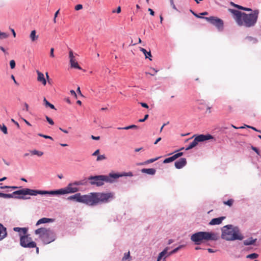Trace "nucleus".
I'll use <instances>...</instances> for the list:
<instances>
[{
  "label": "nucleus",
  "mask_w": 261,
  "mask_h": 261,
  "mask_svg": "<svg viewBox=\"0 0 261 261\" xmlns=\"http://www.w3.org/2000/svg\"><path fill=\"white\" fill-rule=\"evenodd\" d=\"M13 230L15 232H18L20 242L21 241V236H25L28 232V227H15L13 228Z\"/></svg>",
  "instance_id": "f3484780"
},
{
  "label": "nucleus",
  "mask_w": 261,
  "mask_h": 261,
  "mask_svg": "<svg viewBox=\"0 0 261 261\" xmlns=\"http://www.w3.org/2000/svg\"><path fill=\"white\" fill-rule=\"evenodd\" d=\"M148 117H149V115L148 114H146V115H145L144 118H143L142 119H139L138 121L139 122H145L148 118Z\"/></svg>",
  "instance_id": "09e8293b"
},
{
  "label": "nucleus",
  "mask_w": 261,
  "mask_h": 261,
  "mask_svg": "<svg viewBox=\"0 0 261 261\" xmlns=\"http://www.w3.org/2000/svg\"><path fill=\"white\" fill-rule=\"evenodd\" d=\"M106 159V156H105V154L98 155L97 156L96 161H102L103 160H105Z\"/></svg>",
  "instance_id": "49530a36"
},
{
  "label": "nucleus",
  "mask_w": 261,
  "mask_h": 261,
  "mask_svg": "<svg viewBox=\"0 0 261 261\" xmlns=\"http://www.w3.org/2000/svg\"><path fill=\"white\" fill-rule=\"evenodd\" d=\"M138 128V126L135 124H132V125H128V126H127L125 127H123V128H124L125 130H127V129H136Z\"/></svg>",
  "instance_id": "58836bf2"
},
{
  "label": "nucleus",
  "mask_w": 261,
  "mask_h": 261,
  "mask_svg": "<svg viewBox=\"0 0 261 261\" xmlns=\"http://www.w3.org/2000/svg\"><path fill=\"white\" fill-rule=\"evenodd\" d=\"M220 239L218 233L214 231H200L192 233L190 239L195 245L207 243L210 241H217Z\"/></svg>",
  "instance_id": "7ed1b4c3"
},
{
  "label": "nucleus",
  "mask_w": 261,
  "mask_h": 261,
  "mask_svg": "<svg viewBox=\"0 0 261 261\" xmlns=\"http://www.w3.org/2000/svg\"><path fill=\"white\" fill-rule=\"evenodd\" d=\"M28 233L23 236H21V241L20 245L23 248H34L36 247L35 242L32 241L31 237Z\"/></svg>",
  "instance_id": "6e6552de"
},
{
  "label": "nucleus",
  "mask_w": 261,
  "mask_h": 261,
  "mask_svg": "<svg viewBox=\"0 0 261 261\" xmlns=\"http://www.w3.org/2000/svg\"><path fill=\"white\" fill-rule=\"evenodd\" d=\"M230 5L234 7V8H237L238 10H243L247 12L252 11V9L250 8L245 7L243 6H242L241 5L236 4L234 3L233 2H230Z\"/></svg>",
  "instance_id": "5701e85b"
},
{
  "label": "nucleus",
  "mask_w": 261,
  "mask_h": 261,
  "mask_svg": "<svg viewBox=\"0 0 261 261\" xmlns=\"http://www.w3.org/2000/svg\"><path fill=\"white\" fill-rule=\"evenodd\" d=\"M11 196V198H15L16 199V195H17V190L15 191H14L12 193L10 194Z\"/></svg>",
  "instance_id": "6e6d98bb"
},
{
  "label": "nucleus",
  "mask_w": 261,
  "mask_h": 261,
  "mask_svg": "<svg viewBox=\"0 0 261 261\" xmlns=\"http://www.w3.org/2000/svg\"><path fill=\"white\" fill-rule=\"evenodd\" d=\"M139 103L141 105V106L143 108H146V109H148V108H149L148 105L146 103H145V102H141Z\"/></svg>",
  "instance_id": "603ef678"
},
{
  "label": "nucleus",
  "mask_w": 261,
  "mask_h": 261,
  "mask_svg": "<svg viewBox=\"0 0 261 261\" xmlns=\"http://www.w3.org/2000/svg\"><path fill=\"white\" fill-rule=\"evenodd\" d=\"M257 241V239H253L252 237H250L248 239L245 240L243 241V244L245 246L254 245L257 246L255 243Z\"/></svg>",
  "instance_id": "4be33fe9"
},
{
  "label": "nucleus",
  "mask_w": 261,
  "mask_h": 261,
  "mask_svg": "<svg viewBox=\"0 0 261 261\" xmlns=\"http://www.w3.org/2000/svg\"><path fill=\"white\" fill-rule=\"evenodd\" d=\"M70 92L71 95H73L75 97H77L76 93V92H75V91L74 90H71L70 91Z\"/></svg>",
  "instance_id": "e2e57ef3"
},
{
  "label": "nucleus",
  "mask_w": 261,
  "mask_h": 261,
  "mask_svg": "<svg viewBox=\"0 0 261 261\" xmlns=\"http://www.w3.org/2000/svg\"><path fill=\"white\" fill-rule=\"evenodd\" d=\"M207 251L209 253H214V252H216L217 251V250H214L213 249H212V248H207Z\"/></svg>",
  "instance_id": "774afa93"
},
{
  "label": "nucleus",
  "mask_w": 261,
  "mask_h": 261,
  "mask_svg": "<svg viewBox=\"0 0 261 261\" xmlns=\"http://www.w3.org/2000/svg\"><path fill=\"white\" fill-rule=\"evenodd\" d=\"M251 129H253V130L261 133V130L257 129L256 127L254 126H252L251 127Z\"/></svg>",
  "instance_id": "338daca9"
},
{
  "label": "nucleus",
  "mask_w": 261,
  "mask_h": 261,
  "mask_svg": "<svg viewBox=\"0 0 261 261\" xmlns=\"http://www.w3.org/2000/svg\"><path fill=\"white\" fill-rule=\"evenodd\" d=\"M16 63L14 60H12L10 61V66L11 69H13L15 67Z\"/></svg>",
  "instance_id": "de8ad7c7"
},
{
  "label": "nucleus",
  "mask_w": 261,
  "mask_h": 261,
  "mask_svg": "<svg viewBox=\"0 0 261 261\" xmlns=\"http://www.w3.org/2000/svg\"><path fill=\"white\" fill-rule=\"evenodd\" d=\"M9 35L5 32H2L0 31V39L7 38Z\"/></svg>",
  "instance_id": "79ce46f5"
},
{
  "label": "nucleus",
  "mask_w": 261,
  "mask_h": 261,
  "mask_svg": "<svg viewBox=\"0 0 261 261\" xmlns=\"http://www.w3.org/2000/svg\"><path fill=\"white\" fill-rule=\"evenodd\" d=\"M120 174H121V177H123V176L132 177L134 175L133 172L131 171H129L128 172H120Z\"/></svg>",
  "instance_id": "c9c22d12"
},
{
  "label": "nucleus",
  "mask_w": 261,
  "mask_h": 261,
  "mask_svg": "<svg viewBox=\"0 0 261 261\" xmlns=\"http://www.w3.org/2000/svg\"><path fill=\"white\" fill-rule=\"evenodd\" d=\"M160 158H161V156H158V157H156L155 158H152V159L147 160L146 161H145V164H146V165L148 164L153 163L154 162L159 160Z\"/></svg>",
  "instance_id": "72a5a7b5"
},
{
  "label": "nucleus",
  "mask_w": 261,
  "mask_h": 261,
  "mask_svg": "<svg viewBox=\"0 0 261 261\" xmlns=\"http://www.w3.org/2000/svg\"><path fill=\"white\" fill-rule=\"evenodd\" d=\"M47 231V229L45 227H41L38 228L35 231V234H39V238L42 240V239L44 237L45 234Z\"/></svg>",
  "instance_id": "412c9836"
},
{
  "label": "nucleus",
  "mask_w": 261,
  "mask_h": 261,
  "mask_svg": "<svg viewBox=\"0 0 261 261\" xmlns=\"http://www.w3.org/2000/svg\"><path fill=\"white\" fill-rule=\"evenodd\" d=\"M259 255L256 253H252L249 254H248L246 256L247 258H249L250 259H256L258 257Z\"/></svg>",
  "instance_id": "c756f323"
},
{
  "label": "nucleus",
  "mask_w": 261,
  "mask_h": 261,
  "mask_svg": "<svg viewBox=\"0 0 261 261\" xmlns=\"http://www.w3.org/2000/svg\"><path fill=\"white\" fill-rule=\"evenodd\" d=\"M0 129L4 134H8L7 127L5 124H3L2 125H0Z\"/></svg>",
  "instance_id": "e433bc0d"
},
{
  "label": "nucleus",
  "mask_w": 261,
  "mask_h": 261,
  "mask_svg": "<svg viewBox=\"0 0 261 261\" xmlns=\"http://www.w3.org/2000/svg\"><path fill=\"white\" fill-rule=\"evenodd\" d=\"M141 172L143 173H146L148 175H153L156 173V170L154 168H143L141 170Z\"/></svg>",
  "instance_id": "b1692460"
},
{
  "label": "nucleus",
  "mask_w": 261,
  "mask_h": 261,
  "mask_svg": "<svg viewBox=\"0 0 261 261\" xmlns=\"http://www.w3.org/2000/svg\"><path fill=\"white\" fill-rule=\"evenodd\" d=\"M26 196L30 195L35 196L37 195L41 196H59L57 189L51 190H44L40 189H33L25 188Z\"/></svg>",
  "instance_id": "0eeeda50"
},
{
  "label": "nucleus",
  "mask_w": 261,
  "mask_h": 261,
  "mask_svg": "<svg viewBox=\"0 0 261 261\" xmlns=\"http://www.w3.org/2000/svg\"><path fill=\"white\" fill-rule=\"evenodd\" d=\"M11 195L10 194L4 193L2 194V197L6 199L11 198Z\"/></svg>",
  "instance_id": "8fccbe9b"
},
{
  "label": "nucleus",
  "mask_w": 261,
  "mask_h": 261,
  "mask_svg": "<svg viewBox=\"0 0 261 261\" xmlns=\"http://www.w3.org/2000/svg\"><path fill=\"white\" fill-rule=\"evenodd\" d=\"M119 177H121L120 172H111L108 175H104L105 182L113 184Z\"/></svg>",
  "instance_id": "f8f14e48"
},
{
  "label": "nucleus",
  "mask_w": 261,
  "mask_h": 261,
  "mask_svg": "<svg viewBox=\"0 0 261 261\" xmlns=\"http://www.w3.org/2000/svg\"><path fill=\"white\" fill-rule=\"evenodd\" d=\"M229 11L232 14L239 26L246 28H251L255 25L259 12L258 9L252 10V13L249 14L233 9H229Z\"/></svg>",
  "instance_id": "f03ea898"
},
{
  "label": "nucleus",
  "mask_w": 261,
  "mask_h": 261,
  "mask_svg": "<svg viewBox=\"0 0 261 261\" xmlns=\"http://www.w3.org/2000/svg\"><path fill=\"white\" fill-rule=\"evenodd\" d=\"M166 249H165L164 251H162L161 252L159 253L156 261H161V260L163 258L164 256V254L166 253Z\"/></svg>",
  "instance_id": "f704fd0d"
},
{
  "label": "nucleus",
  "mask_w": 261,
  "mask_h": 261,
  "mask_svg": "<svg viewBox=\"0 0 261 261\" xmlns=\"http://www.w3.org/2000/svg\"><path fill=\"white\" fill-rule=\"evenodd\" d=\"M16 199L28 200L30 199L31 197L26 196L25 188L17 190Z\"/></svg>",
  "instance_id": "4468645a"
},
{
  "label": "nucleus",
  "mask_w": 261,
  "mask_h": 261,
  "mask_svg": "<svg viewBox=\"0 0 261 261\" xmlns=\"http://www.w3.org/2000/svg\"><path fill=\"white\" fill-rule=\"evenodd\" d=\"M221 232V239L227 241H241L244 238L239 227L232 224H227L222 227Z\"/></svg>",
  "instance_id": "20e7f679"
},
{
  "label": "nucleus",
  "mask_w": 261,
  "mask_h": 261,
  "mask_svg": "<svg viewBox=\"0 0 261 261\" xmlns=\"http://www.w3.org/2000/svg\"><path fill=\"white\" fill-rule=\"evenodd\" d=\"M148 11L149 12L150 14L151 15H152V16H154V11L152 9L148 8Z\"/></svg>",
  "instance_id": "680f3d73"
},
{
  "label": "nucleus",
  "mask_w": 261,
  "mask_h": 261,
  "mask_svg": "<svg viewBox=\"0 0 261 261\" xmlns=\"http://www.w3.org/2000/svg\"><path fill=\"white\" fill-rule=\"evenodd\" d=\"M245 39L248 40L249 42H252L253 44L256 43L258 42V40L254 37L251 36H247Z\"/></svg>",
  "instance_id": "2f4dec72"
},
{
  "label": "nucleus",
  "mask_w": 261,
  "mask_h": 261,
  "mask_svg": "<svg viewBox=\"0 0 261 261\" xmlns=\"http://www.w3.org/2000/svg\"><path fill=\"white\" fill-rule=\"evenodd\" d=\"M56 239V234L53 230L47 229V231L42 239V241L44 244H48L54 242Z\"/></svg>",
  "instance_id": "9b49d317"
},
{
  "label": "nucleus",
  "mask_w": 261,
  "mask_h": 261,
  "mask_svg": "<svg viewBox=\"0 0 261 261\" xmlns=\"http://www.w3.org/2000/svg\"><path fill=\"white\" fill-rule=\"evenodd\" d=\"M68 197V201L79 202L90 206H94L102 203H107L115 198L113 192H91L82 195L80 193Z\"/></svg>",
  "instance_id": "f257e3e1"
},
{
  "label": "nucleus",
  "mask_w": 261,
  "mask_h": 261,
  "mask_svg": "<svg viewBox=\"0 0 261 261\" xmlns=\"http://www.w3.org/2000/svg\"><path fill=\"white\" fill-rule=\"evenodd\" d=\"M183 154L184 153L182 152H177L170 157L165 159V160L163 161V163L168 164L171 163L175 161V160H176L177 159H178V158L182 156Z\"/></svg>",
  "instance_id": "2eb2a0df"
},
{
  "label": "nucleus",
  "mask_w": 261,
  "mask_h": 261,
  "mask_svg": "<svg viewBox=\"0 0 261 261\" xmlns=\"http://www.w3.org/2000/svg\"><path fill=\"white\" fill-rule=\"evenodd\" d=\"M45 119H46V121H47V122L49 124L52 125L54 124V122L53 120L51 118L48 117V116H47V115L45 116Z\"/></svg>",
  "instance_id": "c03bdc74"
},
{
  "label": "nucleus",
  "mask_w": 261,
  "mask_h": 261,
  "mask_svg": "<svg viewBox=\"0 0 261 261\" xmlns=\"http://www.w3.org/2000/svg\"><path fill=\"white\" fill-rule=\"evenodd\" d=\"M91 138L92 139L94 140H99L100 139L99 136H95L93 135H91Z\"/></svg>",
  "instance_id": "bf43d9fd"
},
{
  "label": "nucleus",
  "mask_w": 261,
  "mask_h": 261,
  "mask_svg": "<svg viewBox=\"0 0 261 261\" xmlns=\"http://www.w3.org/2000/svg\"><path fill=\"white\" fill-rule=\"evenodd\" d=\"M38 135L40 137H43L45 139H49L50 140H53V138L50 136H48V135H44L43 134H41V133H39L38 134Z\"/></svg>",
  "instance_id": "a19ab883"
},
{
  "label": "nucleus",
  "mask_w": 261,
  "mask_h": 261,
  "mask_svg": "<svg viewBox=\"0 0 261 261\" xmlns=\"http://www.w3.org/2000/svg\"><path fill=\"white\" fill-rule=\"evenodd\" d=\"M43 104L46 108H49L51 109L56 110L54 105L50 103L45 97L43 98Z\"/></svg>",
  "instance_id": "bb28decb"
},
{
  "label": "nucleus",
  "mask_w": 261,
  "mask_h": 261,
  "mask_svg": "<svg viewBox=\"0 0 261 261\" xmlns=\"http://www.w3.org/2000/svg\"><path fill=\"white\" fill-rule=\"evenodd\" d=\"M204 19L215 26L219 31H222L224 29V22L223 20L218 17L215 16L205 17Z\"/></svg>",
  "instance_id": "1a4fd4ad"
},
{
  "label": "nucleus",
  "mask_w": 261,
  "mask_h": 261,
  "mask_svg": "<svg viewBox=\"0 0 261 261\" xmlns=\"http://www.w3.org/2000/svg\"><path fill=\"white\" fill-rule=\"evenodd\" d=\"M76 11H79L83 9V5L82 4H77L74 8Z\"/></svg>",
  "instance_id": "3c124183"
},
{
  "label": "nucleus",
  "mask_w": 261,
  "mask_h": 261,
  "mask_svg": "<svg viewBox=\"0 0 261 261\" xmlns=\"http://www.w3.org/2000/svg\"><path fill=\"white\" fill-rule=\"evenodd\" d=\"M55 221V219L43 217V218H42L39 219L37 221V222L36 224V225L38 226L42 224L52 223Z\"/></svg>",
  "instance_id": "aec40b11"
},
{
  "label": "nucleus",
  "mask_w": 261,
  "mask_h": 261,
  "mask_svg": "<svg viewBox=\"0 0 261 261\" xmlns=\"http://www.w3.org/2000/svg\"><path fill=\"white\" fill-rule=\"evenodd\" d=\"M226 219L225 216H221L217 218H213L208 223L210 225H219L222 223V221Z\"/></svg>",
  "instance_id": "a211bd4d"
},
{
  "label": "nucleus",
  "mask_w": 261,
  "mask_h": 261,
  "mask_svg": "<svg viewBox=\"0 0 261 261\" xmlns=\"http://www.w3.org/2000/svg\"><path fill=\"white\" fill-rule=\"evenodd\" d=\"M233 201L234 200L232 199H229L226 201H224V204L229 206H231L233 204Z\"/></svg>",
  "instance_id": "4c0bfd02"
},
{
  "label": "nucleus",
  "mask_w": 261,
  "mask_h": 261,
  "mask_svg": "<svg viewBox=\"0 0 261 261\" xmlns=\"http://www.w3.org/2000/svg\"><path fill=\"white\" fill-rule=\"evenodd\" d=\"M30 152L32 154L37 155L38 156H41L43 154V152L42 151H38L36 149L30 150Z\"/></svg>",
  "instance_id": "7c9ffc66"
},
{
  "label": "nucleus",
  "mask_w": 261,
  "mask_h": 261,
  "mask_svg": "<svg viewBox=\"0 0 261 261\" xmlns=\"http://www.w3.org/2000/svg\"><path fill=\"white\" fill-rule=\"evenodd\" d=\"M8 236L7 228L0 223V241L6 238Z\"/></svg>",
  "instance_id": "6ab92c4d"
},
{
  "label": "nucleus",
  "mask_w": 261,
  "mask_h": 261,
  "mask_svg": "<svg viewBox=\"0 0 261 261\" xmlns=\"http://www.w3.org/2000/svg\"><path fill=\"white\" fill-rule=\"evenodd\" d=\"M187 163L186 159L181 158L175 162L174 165L176 169H180L185 167Z\"/></svg>",
  "instance_id": "dca6fc26"
},
{
  "label": "nucleus",
  "mask_w": 261,
  "mask_h": 261,
  "mask_svg": "<svg viewBox=\"0 0 261 261\" xmlns=\"http://www.w3.org/2000/svg\"><path fill=\"white\" fill-rule=\"evenodd\" d=\"M69 58L70 59L69 61H72L73 60H75V57L73 55V52L71 49H70L69 52Z\"/></svg>",
  "instance_id": "ea45409f"
},
{
  "label": "nucleus",
  "mask_w": 261,
  "mask_h": 261,
  "mask_svg": "<svg viewBox=\"0 0 261 261\" xmlns=\"http://www.w3.org/2000/svg\"><path fill=\"white\" fill-rule=\"evenodd\" d=\"M184 247H185V245H180L178 247L175 248L174 249H173L172 250H171L170 252L168 251V250L169 249V247H166L163 250V251H164L165 249H166V253L164 254V257H165V258H166L168 256H170L172 255V254L177 252L179 250H180Z\"/></svg>",
  "instance_id": "ddd939ff"
},
{
  "label": "nucleus",
  "mask_w": 261,
  "mask_h": 261,
  "mask_svg": "<svg viewBox=\"0 0 261 261\" xmlns=\"http://www.w3.org/2000/svg\"><path fill=\"white\" fill-rule=\"evenodd\" d=\"M99 152H100V150L97 149L92 153V155L93 156H98L99 155Z\"/></svg>",
  "instance_id": "4d7b16f0"
},
{
  "label": "nucleus",
  "mask_w": 261,
  "mask_h": 261,
  "mask_svg": "<svg viewBox=\"0 0 261 261\" xmlns=\"http://www.w3.org/2000/svg\"><path fill=\"white\" fill-rule=\"evenodd\" d=\"M11 121L12 122H13V123H14V124H15V125H16V126H17V127L18 128H20V125H19V123H18L16 121H15V120L14 119H13V118H12V119H11Z\"/></svg>",
  "instance_id": "5fc2aeb1"
},
{
  "label": "nucleus",
  "mask_w": 261,
  "mask_h": 261,
  "mask_svg": "<svg viewBox=\"0 0 261 261\" xmlns=\"http://www.w3.org/2000/svg\"><path fill=\"white\" fill-rule=\"evenodd\" d=\"M30 37L32 41H35V40H36L38 39V36L36 35V30H33L31 31L30 35Z\"/></svg>",
  "instance_id": "c85d7f7f"
},
{
  "label": "nucleus",
  "mask_w": 261,
  "mask_h": 261,
  "mask_svg": "<svg viewBox=\"0 0 261 261\" xmlns=\"http://www.w3.org/2000/svg\"><path fill=\"white\" fill-rule=\"evenodd\" d=\"M190 12H191V13L194 15L197 18H202V19H204V18L205 17H203V16H200L199 14H197V13H195L194 11H193L192 10H190Z\"/></svg>",
  "instance_id": "a18cd8bd"
},
{
  "label": "nucleus",
  "mask_w": 261,
  "mask_h": 261,
  "mask_svg": "<svg viewBox=\"0 0 261 261\" xmlns=\"http://www.w3.org/2000/svg\"><path fill=\"white\" fill-rule=\"evenodd\" d=\"M37 73L38 75V81L41 82L44 86H45L46 84V80L45 79L44 74L39 71H37Z\"/></svg>",
  "instance_id": "393cba45"
},
{
  "label": "nucleus",
  "mask_w": 261,
  "mask_h": 261,
  "mask_svg": "<svg viewBox=\"0 0 261 261\" xmlns=\"http://www.w3.org/2000/svg\"><path fill=\"white\" fill-rule=\"evenodd\" d=\"M251 148L252 150H253L254 152H255V153L258 155H260V151H259V150L258 148H257L256 147H255L253 145H251Z\"/></svg>",
  "instance_id": "37998d69"
},
{
  "label": "nucleus",
  "mask_w": 261,
  "mask_h": 261,
  "mask_svg": "<svg viewBox=\"0 0 261 261\" xmlns=\"http://www.w3.org/2000/svg\"><path fill=\"white\" fill-rule=\"evenodd\" d=\"M121 11V8L120 6H119L117 7V9L116 10H113V13H120Z\"/></svg>",
  "instance_id": "864d4df0"
},
{
  "label": "nucleus",
  "mask_w": 261,
  "mask_h": 261,
  "mask_svg": "<svg viewBox=\"0 0 261 261\" xmlns=\"http://www.w3.org/2000/svg\"><path fill=\"white\" fill-rule=\"evenodd\" d=\"M130 258H132V256H130V252L128 251L127 252L124 253V256L122 257L121 260L122 261H125L127 259H130Z\"/></svg>",
  "instance_id": "473e14b6"
},
{
  "label": "nucleus",
  "mask_w": 261,
  "mask_h": 261,
  "mask_svg": "<svg viewBox=\"0 0 261 261\" xmlns=\"http://www.w3.org/2000/svg\"><path fill=\"white\" fill-rule=\"evenodd\" d=\"M24 108L22 109L23 111L26 110L27 111H28L29 109V105L26 102H25L24 104Z\"/></svg>",
  "instance_id": "0e129e2a"
},
{
  "label": "nucleus",
  "mask_w": 261,
  "mask_h": 261,
  "mask_svg": "<svg viewBox=\"0 0 261 261\" xmlns=\"http://www.w3.org/2000/svg\"><path fill=\"white\" fill-rule=\"evenodd\" d=\"M192 138H194V140L186 147L185 150H189L193 149L198 145L199 143L203 142L211 139H214V141L216 140V139L214 138V136L210 134H196L194 135L192 137L187 139L186 142L188 141Z\"/></svg>",
  "instance_id": "423d86ee"
},
{
  "label": "nucleus",
  "mask_w": 261,
  "mask_h": 261,
  "mask_svg": "<svg viewBox=\"0 0 261 261\" xmlns=\"http://www.w3.org/2000/svg\"><path fill=\"white\" fill-rule=\"evenodd\" d=\"M70 64L71 68L81 70V67L79 65L77 62H76L75 60H73L72 61H70Z\"/></svg>",
  "instance_id": "cd10ccee"
},
{
  "label": "nucleus",
  "mask_w": 261,
  "mask_h": 261,
  "mask_svg": "<svg viewBox=\"0 0 261 261\" xmlns=\"http://www.w3.org/2000/svg\"><path fill=\"white\" fill-rule=\"evenodd\" d=\"M170 2L171 5L172 6V8L176 10V7L175 5L174 4L173 0H170Z\"/></svg>",
  "instance_id": "052dcab7"
},
{
  "label": "nucleus",
  "mask_w": 261,
  "mask_h": 261,
  "mask_svg": "<svg viewBox=\"0 0 261 261\" xmlns=\"http://www.w3.org/2000/svg\"><path fill=\"white\" fill-rule=\"evenodd\" d=\"M140 50L143 53L146 59L147 58L150 61H152V55L150 51H147L146 49L142 47H140Z\"/></svg>",
  "instance_id": "a878e982"
},
{
  "label": "nucleus",
  "mask_w": 261,
  "mask_h": 261,
  "mask_svg": "<svg viewBox=\"0 0 261 261\" xmlns=\"http://www.w3.org/2000/svg\"><path fill=\"white\" fill-rule=\"evenodd\" d=\"M50 56L52 58H54L55 57L54 55V48H51L50 50Z\"/></svg>",
  "instance_id": "13d9d810"
},
{
  "label": "nucleus",
  "mask_w": 261,
  "mask_h": 261,
  "mask_svg": "<svg viewBox=\"0 0 261 261\" xmlns=\"http://www.w3.org/2000/svg\"><path fill=\"white\" fill-rule=\"evenodd\" d=\"M88 181L91 185H95L100 187L104 185V175H90L88 177Z\"/></svg>",
  "instance_id": "9d476101"
},
{
  "label": "nucleus",
  "mask_w": 261,
  "mask_h": 261,
  "mask_svg": "<svg viewBox=\"0 0 261 261\" xmlns=\"http://www.w3.org/2000/svg\"><path fill=\"white\" fill-rule=\"evenodd\" d=\"M88 181V177L85 178L83 180L70 182L68 184L67 186L65 188L57 189L59 196L65 194H73L79 192V189L77 187H73V186L87 185Z\"/></svg>",
  "instance_id": "39448f33"
},
{
  "label": "nucleus",
  "mask_w": 261,
  "mask_h": 261,
  "mask_svg": "<svg viewBox=\"0 0 261 261\" xmlns=\"http://www.w3.org/2000/svg\"><path fill=\"white\" fill-rule=\"evenodd\" d=\"M11 78L13 80L14 83L16 85H19V84L17 83V82L15 80V77H14V76L13 74L11 75Z\"/></svg>",
  "instance_id": "69168bd1"
}]
</instances>
